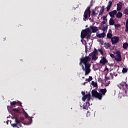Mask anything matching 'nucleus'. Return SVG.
<instances>
[{"label":"nucleus","mask_w":128,"mask_h":128,"mask_svg":"<svg viewBox=\"0 0 128 128\" xmlns=\"http://www.w3.org/2000/svg\"><path fill=\"white\" fill-rule=\"evenodd\" d=\"M96 54H98L96 51H94L88 56L80 58V64L82 65V70L85 72L84 76H88L90 72V62L92 58L94 60H96L98 59Z\"/></svg>","instance_id":"nucleus-1"},{"label":"nucleus","mask_w":128,"mask_h":128,"mask_svg":"<svg viewBox=\"0 0 128 128\" xmlns=\"http://www.w3.org/2000/svg\"><path fill=\"white\" fill-rule=\"evenodd\" d=\"M98 30V27L96 26H90V28L86 29V30H82L81 32V38H86L87 40H90V37L92 32H96Z\"/></svg>","instance_id":"nucleus-2"},{"label":"nucleus","mask_w":128,"mask_h":128,"mask_svg":"<svg viewBox=\"0 0 128 128\" xmlns=\"http://www.w3.org/2000/svg\"><path fill=\"white\" fill-rule=\"evenodd\" d=\"M98 92L95 90H92V96L96 98L99 100H102V96H105L106 92V88L100 89L98 90Z\"/></svg>","instance_id":"nucleus-3"},{"label":"nucleus","mask_w":128,"mask_h":128,"mask_svg":"<svg viewBox=\"0 0 128 128\" xmlns=\"http://www.w3.org/2000/svg\"><path fill=\"white\" fill-rule=\"evenodd\" d=\"M86 100H87L88 102L84 104L83 108L84 110H88L90 106V102H88L90 100V94H86L82 98V100H83V102H84Z\"/></svg>","instance_id":"nucleus-4"},{"label":"nucleus","mask_w":128,"mask_h":128,"mask_svg":"<svg viewBox=\"0 0 128 128\" xmlns=\"http://www.w3.org/2000/svg\"><path fill=\"white\" fill-rule=\"evenodd\" d=\"M120 90L123 91L124 94H127L128 90V85L126 82H122L118 86Z\"/></svg>","instance_id":"nucleus-5"},{"label":"nucleus","mask_w":128,"mask_h":128,"mask_svg":"<svg viewBox=\"0 0 128 128\" xmlns=\"http://www.w3.org/2000/svg\"><path fill=\"white\" fill-rule=\"evenodd\" d=\"M90 8L86 10L84 12V20H86L88 18H90Z\"/></svg>","instance_id":"nucleus-6"},{"label":"nucleus","mask_w":128,"mask_h":128,"mask_svg":"<svg viewBox=\"0 0 128 128\" xmlns=\"http://www.w3.org/2000/svg\"><path fill=\"white\" fill-rule=\"evenodd\" d=\"M14 120H15V124H11L13 128H16H16H18V126H22V125L20 124V121L18 120V117H14Z\"/></svg>","instance_id":"nucleus-7"},{"label":"nucleus","mask_w":128,"mask_h":128,"mask_svg":"<svg viewBox=\"0 0 128 128\" xmlns=\"http://www.w3.org/2000/svg\"><path fill=\"white\" fill-rule=\"evenodd\" d=\"M115 54H116V58H115V60H116V62H120L122 60V56H120V52L116 51L115 52Z\"/></svg>","instance_id":"nucleus-8"},{"label":"nucleus","mask_w":128,"mask_h":128,"mask_svg":"<svg viewBox=\"0 0 128 128\" xmlns=\"http://www.w3.org/2000/svg\"><path fill=\"white\" fill-rule=\"evenodd\" d=\"M118 40H120V37L118 36H114L111 38L112 44H118Z\"/></svg>","instance_id":"nucleus-9"},{"label":"nucleus","mask_w":128,"mask_h":128,"mask_svg":"<svg viewBox=\"0 0 128 128\" xmlns=\"http://www.w3.org/2000/svg\"><path fill=\"white\" fill-rule=\"evenodd\" d=\"M102 28L103 32H106L108 30V24L106 23V22L103 21L101 22Z\"/></svg>","instance_id":"nucleus-10"},{"label":"nucleus","mask_w":128,"mask_h":128,"mask_svg":"<svg viewBox=\"0 0 128 128\" xmlns=\"http://www.w3.org/2000/svg\"><path fill=\"white\" fill-rule=\"evenodd\" d=\"M106 62H108V60L105 57H102L100 62V63L101 64H102V66H104Z\"/></svg>","instance_id":"nucleus-11"},{"label":"nucleus","mask_w":128,"mask_h":128,"mask_svg":"<svg viewBox=\"0 0 128 128\" xmlns=\"http://www.w3.org/2000/svg\"><path fill=\"white\" fill-rule=\"evenodd\" d=\"M117 8L116 10L120 12L122 8V2H119V3L116 4Z\"/></svg>","instance_id":"nucleus-12"},{"label":"nucleus","mask_w":128,"mask_h":128,"mask_svg":"<svg viewBox=\"0 0 128 128\" xmlns=\"http://www.w3.org/2000/svg\"><path fill=\"white\" fill-rule=\"evenodd\" d=\"M11 106H16V104H18V106H22V102H20L19 101H14L10 102Z\"/></svg>","instance_id":"nucleus-13"},{"label":"nucleus","mask_w":128,"mask_h":128,"mask_svg":"<svg viewBox=\"0 0 128 128\" xmlns=\"http://www.w3.org/2000/svg\"><path fill=\"white\" fill-rule=\"evenodd\" d=\"M106 36V32L103 31L102 33L100 34V33H97L96 34V36L98 38H104V36Z\"/></svg>","instance_id":"nucleus-14"},{"label":"nucleus","mask_w":128,"mask_h":128,"mask_svg":"<svg viewBox=\"0 0 128 128\" xmlns=\"http://www.w3.org/2000/svg\"><path fill=\"white\" fill-rule=\"evenodd\" d=\"M112 2L109 1L108 2V5L106 7V10L108 12L110 10V8L112 7Z\"/></svg>","instance_id":"nucleus-15"},{"label":"nucleus","mask_w":128,"mask_h":128,"mask_svg":"<svg viewBox=\"0 0 128 128\" xmlns=\"http://www.w3.org/2000/svg\"><path fill=\"white\" fill-rule=\"evenodd\" d=\"M109 14L111 18H114V15L116 14V10H113L109 12Z\"/></svg>","instance_id":"nucleus-16"},{"label":"nucleus","mask_w":128,"mask_h":128,"mask_svg":"<svg viewBox=\"0 0 128 128\" xmlns=\"http://www.w3.org/2000/svg\"><path fill=\"white\" fill-rule=\"evenodd\" d=\"M106 80H114V74L110 73V76H105Z\"/></svg>","instance_id":"nucleus-17"},{"label":"nucleus","mask_w":128,"mask_h":128,"mask_svg":"<svg viewBox=\"0 0 128 128\" xmlns=\"http://www.w3.org/2000/svg\"><path fill=\"white\" fill-rule=\"evenodd\" d=\"M91 85L94 88H96V90L98 88V83H96V82L92 81L91 83Z\"/></svg>","instance_id":"nucleus-18"},{"label":"nucleus","mask_w":128,"mask_h":128,"mask_svg":"<svg viewBox=\"0 0 128 128\" xmlns=\"http://www.w3.org/2000/svg\"><path fill=\"white\" fill-rule=\"evenodd\" d=\"M110 44L107 42L104 44V46L106 48H110Z\"/></svg>","instance_id":"nucleus-19"},{"label":"nucleus","mask_w":128,"mask_h":128,"mask_svg":"<svg viewBox=\"0 0 128 128\" xmlns=\"http://www.w3.org/2000/svg\"><path fill=\"white\" fill-rule=\"evenodd\" d=\"M122 48L124 50H126L128 48V42H124L123 44Z\"/></svg>","instance_id":"nucleus-20"},{"label":"nucleus","mask_w":128,"mask_h":128,"mask_svg":"<svg viewBox=\"0 0 128 128\" xmlns=\"http://www.w3.org/2000/svg\"><path fill=\"white\" fill-rule=\"evenodd\" d=\"M125 32H128V19L126 20Z\"/></svg>","instance_id":"nucleus-21"},{"label":"nucleus","mask_w":128,"mask_h":128,"mask_svg":"<svg viewBox=\"0 0 128 128\" xmlns=\"http://www.w3.org/2000/svg\"><path fill=\"white\" fill-rule=\"evenodd\" d=\"M122 16V14L120 12H118L116 14V18H120Z\"/></svg>","instance_id":"nucleus-22"},{"label":"nucleus","mask_w":128,"mask_h":128,"mask_svg":"<svg viewBox=\"0 0 128 128\" xmlns=\"http://www.w3.org/2000/svg\"><path fill=\"white\" fill-rule=\"evenodd\" d=\"M106 86H108L110 84V79H106Z\"/></svg>","instance_id":"nucleus-23"},{"label":"nucleus","mask_w":128,"mask_h":128,"mask_svg":"<svg viewBox=\"0 0 128 128\" xmlns=\"http://www.w3.org/2000/svg\"><path fill=\"white\" fill-rule=\"evenodd\" d=\"M109 23L111 26H114V21L112 18H110L109 21Z\"/></svg>","instance_id":"nucleus-24"},{"label":"nucleus","mask_w":128,"mask_h":128,"mask_svg":"<svg viewBox=\"0 0 128 128\" xmlns=\"http://www.w3.org/2000/svg\"><path fill=\"white\" fill-rule=\"evenodd\" d=\"M123 14H126V16H128V8H126L124 10L123 12Z\"/></svg>","instance_id":"nucleus-25"},{"label":"nucleus","mask_w":128,"mask_h":128,"mask_svg":"<svg viewBox=\"0 0 128 128\" xmlns=\"http://www.w3.org/2000/svg\"><path fill=\"white\" fill-rule=\"evenodd\" d=\"M112 33L108 32L107 34L108 38H112Z\"/></svg>","instance_id":"nucleus-26"},{"label":"nucleus","mask_w":128,"mask_h":128,"mask_svg":"<svg viewBox=\"0 0 128 128\" xmlns=\"http://www.w3.org/2000/svg\"><path fill=\"white\" fill-rule=\"evenodd\" d=\"M91 80H92V77L90 76L88 78H86V82H90Z\"/></svg>","instance_id":"nucleus-27"},{"label":"nucleus","mask_w":128,"mask_h":128,"mask_svg":"<svg viewBox=\"0 0 128 128\" xmlns=\"http://www.w3.org/2000/svg\"><path fill=\"white\" fill-rule=\"evenodd\" d=\"M13 111L14 112H20V110H18V108H14L13 109Z\"/></svg>","instance_id":"nucleus-28"},{"label":"nucleus","mask_w":128,"mask_h":128,"mask_svg":"<svg viewBox=\"0 0 128 128\" xmlns=\"http://www.w3.org/2000/svg\"><path fill=\"white\" fill-rule=\"evenodd\" d=\"M20 122H23V120H24V118L22 117V116H20Z\"/></svg>","instance_id":"nucleus-29"},{"label":"nucleus","mask_w":128,"mask_h":128,"mask_svg":"<svg viewBox=\"0 0 128 128\" xmlns=\"http://www.w3.org/2000/svg\"><path fill=\"white\" fill-rule=\"evenodd\" d=\"M98 51L99 52H100L101 54H103V50L102 48H100L98 50Z\"/></svg>","instance_id":"nucleus-30"},{"label":"nucleus","mask_w":128,"mask_h":128,"mask_svg":"<svg viewBox=\"0 0 128 128\" xmlns=\"http://www.w3.org/2000/svg\"><path fill=\"white\" fill-rule=\"evenodd\" d=\"M92 16H96V12L94 11V10H92Z\"/></svg>","instance_id":"nucleus-31"},{"label":"nucleus","mask_w":128,"mask_h":128,"mask_svg":"<svg viewBox=\"0 0 128 128\" xmlns=\"http://www.w3.org/2000/svg\"><path fill=\"white\" fill-rule=\"evenodd\" d=\"M102 12H104V9H102L100 10V12L99 14V16H102Z\"/></svg>","instance_id":"nucleus-32"},{"label":"nucleus","mask_w":128,"mask_h":128,"mask_svg":"<svg viewBox=\"0 0 128 128\" xmlns=\"http://www.w3.org/2000/svg\"><path fill=\"white\" fill-rule=\"evenodd\" d=\"M122 72H128V69L123 68Z\"/></svg>","instance_id":"nucleus-33"},{"label":"nucleus","mask_w":128,"mask_h":128,"mask_svg":"<svg viewBox=\"0 0 128 128\" xmlns=\"http://www.w3.org/2000/svg\"><path fill=\"white\" fill-rule=\"evenodd\" d=\"M98 42L100 44H104V40H99Z\"/></svg>","instance_id":"nucleus-34"},{"label":"nucleus","mask_w":128,"mask_h":128,"mask_svg":"<svg viewBox=\"0 0 128 128\" xmlns=\"http://www.w3.org/2000/svg\"><path fill=\"white\" fill-rule=\"evenodd\" d=\"M110 54V58H114V54Z\"/></svg>","instance_id":"nucleus-35"},{"label":"nucleus","mask_w":128,"mask_h":128,"mask_svg":"<svg viewBox=\"0 0 128 128\" xmlns=\"http://www.w3.org/2000/svg\"><path fill=\"white\" fill-rule=\"evenodd\" d=\"M24 116H25V117L26 118H28V114L25 113V114H24Z\"/></svg>","instance_id":"nucleus-36"},{"label":"nucleus","mask_w":128,"mask_h":128,"mask_svg":"<svg viewBox=\"0 0 128 128\" xmlns=\"http://www.w3.org/2000/svg\"><path fill=\"white\" fill-rule=\"evenodd\" d=\"M104 70H107V72H108V70H110L108 69V68H104Z\"/></svg>","instance_id":"nucleus-37"},{"label":"nucleus","mask_w":128,"mask_h":128,"mask_svg":"<svg viewBox=\"0 0 128 128\" xmlns=\"http://www.w3.org/2000/svg\"><path fill=\"white\" fill-rule=\"evenodd\" d=\"M113 74L114 76H118V74H116V72H114Z\"/></svg>","instance_id":"nucleus-38"},{"label":"nucleus","mask_w":128,"mask_h":128,"mask_svg":"<svg viewBox=\"0 0 128 128\" xmlns=\"http://www.w3.org/2000/svg\"><path fill=\"white\" fill-rule=\"evenodd\" d=\"M105 22H106L107 20L106 18V17L103 18Z\"/></svg>","instance_id":"nucleus-39"},{"label":"nucleus","mask_w":128,"mask_h":128,"mask_svg":"<svg viewBox=\"0 0 128 128\" xmlns=\"http://www.w3.org/2000/svg\"><path fill=\"white\" fill-rule=\"evenodd\" d=\"M82 94L83 96H84V94H85L84 92H82Z\"/></svg>","instance_id":"nucleus-40"},{"label":"nucleus","mask_w":128,"mask_h":128,"mask_svg":"<svg viewBox=\"0 0 128 128\" xmlns=\"http://www.w3.org/2000/svg\"><path fill=\"white\" fill-rule=\"evenodd\" d=\"M88 84V82H84L82 84L83 86H84V84Z\"/></svg>","instance_id":"nucleus-41"},{"label":"nucleus","mask_w":128,"mask_h":128,"mask_svg":"<svg viewBox=\"0 0 128 128\" xmlns=\"http://www.w3.org/2000/svg\"><path fill=\"white\" fill-rule=\"evenodd\" d=\"M8 110L9 112H10V108H9V107H8Z\"/></svg>","instance_id":"nucleus-42"},{"label":"nucleus","mask_w":128,"mask_h":128,"mask_svg":"<svg viewBox=\"0 0 128 128\" xmlns=\"http://www.w3.org/2000/svg\"><path fill=\"white\" fill-rule=\"evenodd\" d=\"M86 49V48H88V46H85Z\"/></svg>","instance_id":"nucleus-43"},{"label":"nucleus","mask_w":128,"mask_h":128,"mask_svg":"<svg viewBox=\"0 0 128 128\" xmlns=\"http://www.w3.org/2000/svg\"><path fill=\"white\" fill-rule=\"evenodd\" d=\"M22 109L23 111L24 112V109L23 108H22Z\"/></svg>","instance_id":"nucleus-44"},{"label":"nucleus","mask_w":128,"mask_h":128,"mask_svg":"<svg viewBox=\"0 0 128 128\" xmlns=\"http://www.w3.org/2000/svg\"><path fill=\"white\" fill-rule=\"evenodd\" d=\"M115 26H116V24H114Z\"/></svg>","instance_id":"nucleus-45"},{"label":"nucleus","mask_w":128,"mask_h":128,"mask_svg":"<svg viewBox=\"0 0 128 128\" xmlns=\"http://www.w3.org/2000/svg\"><path fill=\"white\" fill-rule=\"evenodd\" d=\"M6 124H8V122H6Z\"/></svg>","instance_id":"nucleus-46"},{"label":"nucleus","mask_w":128,"mask_h":128,"mask_svg":"<svg viewBox=\"0 0 128 128\" xmlns=\"http://www.w3.org/2000/svg\"><path fill=\"white\" fill-rule=\"evenodd\" d=\"M82 78H84V77H82Z\"/></svg>","instance_id":"nucleus-47"}]
</instances>
